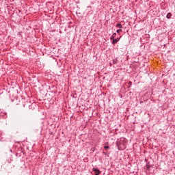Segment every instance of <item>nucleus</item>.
Segmentation results:
<instances>
[{"instance_id": "f257e3e1", "label": "nucleus", "mask_w": 175, "mask_h": 175, "mask_svg": "<svg viewBox=\"0 0 175 175\" xmlns=\"http://www.w3.org/2000/svg\"><path fill=\"white\" fill-rule=\"evenodd\" d=\"M16 105H19L21 107H25V106H29V109H32V107L33 106L32 104L29 105V102L27 101V100H25L24 98H19V100L18 103H16Z\"/></svg>"}, {"instance_id": "f03ea898", "label": "nucleus", "mask_w": 175, "mask_h": 175, "mask_svg": "<svg viewBox=\"0 0 175 175\" xmlns=\"http://www.w3.org/2000/svg\"><path fill=\"white\" fill-rule=\"evenodd\" d=\"M0 118H3L4 120L8 118V113L3 109H0Z\"/></svg>"}, {"instance_id": "0eeeda50", "label": "nucleus", "mask_w": 175, "mask_h": 175, "mask_svg": "<svg viewBox=\"0 0 175 175\" xmlns=\"http://www.w3.org/2000/svg\"><path fill=\"white\" fill-rule=\"evenodd\" d=\"M104 148H105V151H107V150H109V149L110 148V146H104Z\"/></svg>"}, {"instance_id": "9b49d317", "label": "nucleus", "mask_w": 175, "mask_h": 175, "mask_svg": "<svg viewBox=\"0 0 175 175\" xmlns=\"http://www.w3.org/2000/svg\"><path fill=\"white\" fill-rule=\"evenodd\" d=\"M103 154H104V155H107V150L106 152H103Z\"/></svg>"}, {"instance_id": "39448f33", "label": "nucleus", "mask_w": 175, "mask_h": 175, "mask_svg": "<svg viewBox=\"0 0 175 175\" xmlns=\"http://www.w3.org/2000/svg\"><path fill=\"white\" fill-rule=\"evenodd\" d=\"M172 13L169 12L166 15V18L170 19V18H172Z\"/></svg>"}, {"instance_id": "9d476101", "label": "nucleus", "mask_w": 175, "mask_h": 175, "mask_svg": "<svg viewBox=\"0 0 175 175\" xmlns=\"http://www.w3.org/2000/svg\"><path fill=\"white\" fill-rule=\"evenodd\" d=\"M117 145H118V147H120H120H121V146H122V144L121 142H118V143L117 144Z\"/></svg>"}, {"instance_id": "20e7f679", "label": "nucleus", "mask_w": 175, "mask_h": 175, "mask_svg": "<svg viewBox=\"0 0 175 175\" xmlns=\"http://www.w3.org/2000/svg\"><path fill=\"white\" fill-rule=\"evenodd\" d=\"M116 36H117V33H113L112 36L110 37V40H113V39H114Z\"/></svg>"}, {"instance_id": "7ed1b4c3", "label": "nucleus", "mask_w": 175, "mask_h": 175, "mask_svg": "<svg viewBox=\"0 0 175 175\" xmlns=\"http://www.w3.org/2000/svg\"><path fill=\"white\" fill-rule=\"evenodd\" d=\"M120 41V38H116V39H112V41H111V44H116V43H117L118 42Z\"/></svg>"}, {"instance_id": "1a4fd4ad", "label": "nucleus", "mask_w": 175, "mask_h": 175, "mask_svg": "<svg viewBox=\"0 0 175 175\" xmlns=\"http://www.w3.org/2000/svg\"><path fill=\"white\" fill-rule=\"evenodd\" d=\"M117 33H120V32H122V29H120L116 31Z\"/></svg>"}, {"instance_id": "6e6552de", "label": "nucleus", "mask_w": 175, "mask_h": 175, "mask_svg": "<svg viewBox=\"0 0 175 175\" xmlns=\"http://www.w3.org/2000/svg\"><path fill=\"white\" fill-rule=\"evenodd\" d=\"M117 61H118L117 59H113L112 63L113 64H117Z\"/></svg>"}, {"instance_id": "f8f14e48", "label": "nucleus", "mask_w": 175, "mask_h": 175, "mask_svg": "<svg viewBox=\"0 0 175 175\" xmlns=\"http://www.w3.org/2000/svg\"><path fill=\"white\" fill-rule=\"evenodd\" d=\"M146 167H147V169H150V168L151 167V165H146Z\"/></svg>"}, {"instance_id": "423d86ee", "label": "nucleus", "mask_w": 175, "mask_h": 175, "mask_svg": "<svg viewBox=\"0 0 175 175\" xmlns=\"http://www.w3.org/2000/svg\"><path fill=\"white\" fill-rule=\"evenodd\" d=\"M116 28H122V25H121V23L116 24Z\"/></svg>"}]
</instances>
